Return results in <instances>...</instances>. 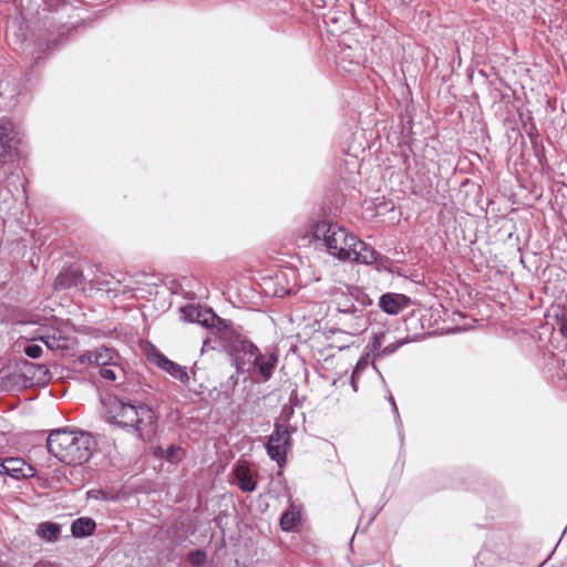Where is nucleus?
<instances>
[{
	"label": "nucleus",
	"instance_id": "obj_1",
	"mask_svg": "<svg viewBox=\"0 0 567 567\" xmlns=\"http://www.w3.org/2000/svg\"><path fill=\"white\" fill-rule=\"evenodd\" d=\"M313 236L322 241L327 252L341 260L372 265L377 261V251L367 243L348 231L338 223L317 224Z\"/></svg>",
	"mask_w": 567,
	"mask_h": 567
},
{
	"label": "nucleus",
	"instance_id": "obj_2",
	"mask_svg": "<svg viewBox=\"0 0 567 567\" xmlns=\"http://www.w3.org/2000/svg\"><path fill=\"white\" fill-rule=\"evenodd\" d=\"M47 447L60 462L78 466L86 463L96 449V441L89 432L58 429L50 433Z\"/></svg>",
	"mask_w": 567,
	"mask_h": 567
},
{
	"label": "nucleus",
	"instance_id": "obj_3",
	"mask_svg": "<svg viewBox=\"0 0 567 567\" xmlns=\"http://www.w3.org/2000/svg\"><path fill=\"white\" fill-rule=\"evenodd\" d=\"M110 423L134 433L142 441L150 440L156 430L157 416L145 403L113 400L106 412Z\"/></svg>",
	"mask_w": 567,
	"mask_h": 567
},
{
	"label": "nucleus",
	"instance_id": "obj_4",
	"mask_svg": "<svg viewBox=\"0 0 567 567\" xmlns=\"http://www.w3.org/2000/svg\"><path fill=\"white\" fill-rule=\"evenodd\" d=\"M235 361L238 371L252 372L259 375L264 382H267L274 374L278 355L271 350L262 352L251 341L244 340L239 342L236 349Z\"/></svg>",
	"mask_w": 567,
	"mask_h": 567
},
{
	"label": "nucleus",
	"instance_id": "obj_5",
	"mask_svg": "<svg viewBox=\"0 0 567 567\" xmlns=\"http://www.w3.org/2000/svg\"><path fill=\"white\" fill-rule=\"evenodd\" d=\"M120 354L115 350L100 347L79 355L76 363L80 365L94 364L99 367L101 378L107 381H116L125 378V371L120 363Z\"/></svg>",
	"mask_w": 567,
	"mask_h": 567
},
{
	"label": "nucleus",
	"instance_id": "obj_6",
	"mask_svg": "<svg viewBox=\"0 0 567 567\" xmlns=\"http://www.w3.org/2000/svg\"><path fill=\"white\" fill-rule=\"evenodd\" d=\"M42 341L50 350L68 351L72 348L74 339L66 322L54 321L50 327L38 330L33 338Z\"/></svg>",
	"mask_w": 567,
	"mask_h": 567
},
{
	"label": "nucleus",
	"instance_id": "obj_7",
	"mask_svg": "<svg viewBox=\"0 0 567 567\" xmlns=\"http://www.w3.org/2000/svg\"><path fill=\"white\" fill-rule=\"evenodd\" d=\"M289 446L290 433L287 426L280 423H275L274 431L269 435L266 444L268 456L279 466H282L287 461V451Z\"/></svg>",
	"mask_w": 567,
	"mask_h": 567
},
{
	"label": "nucleus",
	"instance_id": "obj_8",
	"mask_svg": "<svg viewBox=\"0 0 567 567\" xmlns=\"http://www.w3.org/2000/svg\"><path fill=\"white\" fill-rule=\"evenodd\" d=\"M334 318L337 323L342 327L343 331L351 336L363 332L368 327L364 305H358V309H352L350 312L334 315Z\"/></svg>",
	"mask_w": 567,
	"mask_h": 567
},
{
	"label": "nucleus",
	"instance_id": "obj_9",
	"mask_svg": "<svg viewBox=\"0 0 567 567\" xmlns=\"http://www.w3.org/2000/svg\"><path fill=\"white\" fill-rule=\"evenodd\" d=\"M150 360L161 370L165 371L172 378L181 381L183 384L187 385L189 383L190 375L186 367L169 360L158 351L150 353Z\"/></svg>",
	"mask_w": 567,
	"mask_h": 567
},
{
	"label": "nucleus",
	"instance_id": "obj_10",
	"mask_svg": "<svg viewBox=\"0 0 567 567\" xmlns=\"http://www.w3.org/2000/svg\"><path fill=\"white\" fill-rule=\"evenodd\" d=\"M332 303L336 307V315H341L344 312H350L352 309H358V305H367L371 303V300L365 296H354L353 293H348L340 289L334 293V298L332 299Z\"/></svg>",
	"mask_w": 567,
	"mask_h": 567
},
{
	"label": "nucleus",
	"instance_id": "obj_11",
	"mask_svg": "<svg viewBox=\"0 0 567 567\" xmlns=\"http://www.w3.org/2000/svg\"><path fill=\"white\" fill-rule=\"evenodd\" d=\"M230 475L235 478L241 492L251 493L256 489L257 483L254 480V475L247 462H236L231 468Z\"/></svg>",
	"mask_w": 567,
	"mask_h": 567
},
{
	"label": "nucleus",
	"instance_id": "obj_12",
	"mask_svg": "<svg viewBox=\"0 0 567 567\" xmlns=\"http://www.w3.org/2000/svg\"><path fill=\"white\" fill-rule=\"evenodd\" d=\"M0 385L4 391H22L31 386V381L28 375L20 372L18 368L7 373L1 374Z\"/></svg>",
	"mask_w": 567,
	"mask_h": 567
},
{
	"label": "nucleus",
	"instance_id": "obj_13",
	"mask_svg": "<svg viewBox=\"0 0 567 567\" xmlns=\"http://www.w3.org/2000/svg\"><path fill=\"white\" fill-rule=\"evenodd\" d=\"M410 305V298L401 293L388 292L380 297L379 306L388 315L395 316Z\"/></svg>",
	"mask_w": 567,
	"mask_h": 567
},
{
	"label": "nucleus",
	"instance_id": "obj_14",
	"mask_svg": "<svg viewBox=\"0 0 567 567\" xmlns=\"http://www.w3.org/2000/svg\"><path fill=\"white\" fill-rule=\"evenodd\" d=\"M13 136L12 123L0 120V166L11 157Z\"/></svg>",
	"mask_w": 567,
	"mask_h": 567
},
{
	"label": "nucleus",
	"instance_id": "obj_15",
	"mask_svg": "<svg viewBox=\"0 0 567 567\" xmlns=\"http://www.w3.org/2000/svg\"><path fill=\"white\" fill-rule=\"evenodd\" d=\"M96 523L91 517H79L71 524V533L73 537L82 538L94 534Z\"/></svg>",
	"mask_w": 567,
	"mask_h": 567
},
{
	"label": "nucleus",
	"instance_id": "obj_16",
	"mask_svg": "<svg viewBox=\"0 0 567 567\" xmlns=\"http://www.w3.org/2000/svg\"><path fill=\"white\" fill-rule=\"evenodd\" d=\"M301 519V512L299 506L291 503L289 507L281 514L280 527L284 532L292 530Z\"/></svg>",
	"mask_w": 567,
	"mask_h": 567
},
{
	"label": "nucleus",
	"instance_id": "obj_17",
	"mask_svg": "<svg viewBox=\"0 0 567 567\" xmlns=\"http://www.w3.org/2000/svg\"><path fill=\"white\" fill-rule=\"evenodd\" d=\"M17 368L20 370V372H23L28 375L31 381V385H33L34 382L42 381V377L47 375L48 373V368L45 365L31 363L27 360L22 361Z\"/></svg>",
	"mask_w": 567,
	"mask_h": 567
},
{
	"label": "nucleus",
	"instance_id": "obj_18",
	"mask_svg": "<svg viewBox=\"0 0 567 567\" xmlns=\"http://www.w3.org/2000/svg\"><path fill=\"white\" fill-rule=\"evenodd\" d=\"M25 463L19 457H9L3 460V474L10 475L14 478L24 477Z\"/></svg>",
	"mask_w": 567,
	"mask_h": 567
},
{
	"label": "nucleus",
	"instance_id": "obj_19",
	"mask_svg": "<svg viewBox=\"0 0 567 567\" xmlns=\"http://www.w3.org/2000/svg\"><path fill=\"white\" fill-rule=\"evenodd\" d=\"M37 533L47 542H55L59 538L60 525L56 523L44 522L39 524Z\"/></svg>",
	"mask_w": 567,
	"mask_h": 567
},
{
	"label": "nucleus",
	"instance_id": "obj_20",
	"mask_svg": "<svg viewBox=\"0 0 567 567\" xmlns=\"http://www.w3.org/2000/svg\"><path fill=\"white\" fill-rule=\"evenodd\" d=\"M156 455L165 458L167 462H169L172 464H176L184 458L185 452L181 446L171 445L169 447H167L165 450L162 447H158Z\"/></svg>",
	"mask_w": 567,
	"mask_h": 567
},
{
	"label": "nucleus",
	"instance_id": "obj_21",
	"mask_svg": "<svg viewBox=\"0 0 567 567\" xmlns=\"http://www.w3.org/2000/svg\"><path fill=\"white\" fill-rule=\"evenodd\" d=\"M184 319H186L189 322H199L200 316L203 312L202 307L188 305L181 309Z\"/></svg>",
	"mask_w": 567,
	"mask_h": 567
},
{
	"label": "nucleus",
	"instance_id": "obj_22",
	"mask_svg": "<svg viewBox=\"0 0 567 567\" xmlns=\"http://www.w3.org/2000/svg\"><path fill=\"white\" fill-rule=\"evenodd\" d=\"M206 553L202 549L192 550L187 555L188 561L197 567L203 566L206 561Z\"/></svg>",
	"mask_w": 567,
	"mask_h": 567
},
{
	"label": "nucleus",
	"instance_id": "obj_23",
	"mask_svg": "<svg viewBox=\"0 0 567 567\" xmlns=\"http://www.w3.org/2000/svg\"><path fill=\"white\" fill-rule=\"evenodd\" d=\"M405 343H408V340H399L395 342H391L388 346L383 347L375 355L377 357L390 355V354L394 353L399 348H401Z\"/></svg>",
	"mask_w": 567,
	"mask_h": 567
},
{
	"label": "nucleus",
	"instance_id": "obj_24",
	"mask_svg": "<svg viewBox=\"0 0 567 567\" xmlns=\"http://www.w3.org/2000/svg\"><path fill=\"white\" fill-rule=\"evenodd\" d=\"M391 406H392V412L394 414V420H395V424H396V427H398V431H399V435H400V440L402 441L403 440V436H402V421H401V417H400V414H399V410H398V406H396V403L394 401V398L390 394L389 398H388Z\"/></svg>",
	"mask_w": 567,
	"mask_h": 567
},
{
	"label": "nucleus",
	"instance_id": "obj_25",
	"mask_svg": "<svg viewBox=\"0 0 567 567\" xmlns=\"http://www.w3.org/2000/svg\"><path fill=\"white\" fill-rule=\"evenodd\" d=\"M369 364H370L369 357L368 355L361 357L353 368V371H352L353 378H359L360 374L369 367Z\"/></svg>",
	"mask_w": 567,
	"mask_h": 567
},
{
	"label": "nucleus",
	"instance_id": "obj_26",
	"mask_svg": "<svg viewBox=\"0 0 567 567\" xmlns=\"http://www.w3.org/2000/svg\"><path fill=\"white\" fill-rule=\"evenodd\" d=\"M202 316L199 319V322L202 326L209 327L213 321L216 319V315L213 312L212 309H203L202 308Z\"/></svg>",
	"mask_w": 567,
	"mask_h": 567
},
{
	"label": "nucleus",
	"instance_id": "obj_27",
	"mask_svg": "<svg viewBox=\"0 0 567 567\" xmlns=\"http://www.w3.org/2000/svg\"><path fill=\"white\" fill-rule=\"evenodd\" d=\"M385 334L383 332L374 333L371 341V349L377 353L382 349Z\"/></svg>",
	"mask_w": 567,
	"mask_h": 567
},
{
	"label": "nucleus",
	"instance_id": "obj_28",
	"mask_svg": "<svg viewBox=\"0 0 567 567\" xmlns=\"http://www.w3.org/2000/svg\"><path fill=\"white\" fill-rule=\"evenodd\" d=\"M23 351L29 358L38 359L42 353V348L38 344H27Z\"/></svg>",
	"mask_w": 567,
	"mask_h": 567
},
{
	"label": "nucleus",
	"instance_id": "obj_29",
	"mask_svg": "<svg viewBox=\"0 0 567 567\" xmlns=\"http://www.w3.org/2000/svg\"><path fill=\"white\" fill-rule=\"evenodd\" d=\"M96 284L99 286V289H101V290L112 291V290L115 289L113 287V285L115 284L113 278H106L105 277L103 279H97Z\"/></svg>",
	"mask_w": 567,
	"mask_h": 567
},
{
	"label": "nucleus",
	"instance_id": "obj_30",
	"mask_svg": "<svg viewBox=\"0 0 567 567\" xmlns=\"http://www.w3.org/2000/svg\"><path fill=\"white\" fill-rule=\"evenodd\" d=\"M87 496L96 499H106V495L103 491H89Z\"/></svg>",
	"mask_w": 567,
	"mask_h": 567
},
{
	"label": "nucleus",
	"instance_id": "obj_31",
	"mask_svg": "<svg viewBox=\"0 0 567 567\" xmlns=\"http://www.w3.org/2000/svg\"><path fill=\"white\" fill-rule=\"evenodd\" d=\"M559 330L563 333V336L567 337V322L560 321L559 322Z\"/></svg>",
	"mask_w": 567,
	"mask_h": 567
},
{
	"label": "nucleus",
	"instance_id": "obj_32",
	"mask_svg": "<svg viewBox=\"0 0 567 567\" xmlns=\"http://www.w3.org/2000/svg\"><path fill=\"white\" fill-rule=\"evenodd\" d=\"M357 380H358V378H353V373H352V374H351V379H350V384H351V386H352V389H353V391H354V392H357V391H358V388H357Z\"/></svg>",
	"mask_w": 567,
	"mask_h": 567
},
{
	"label": "nucleus",
	"instance_id": "obj_33",
	"mask_svg": "<svg viewBox=\"0 0 567 567\" xmlns=\"http://www.w3.org/2000/svg\"><path fill=\"white\" fill-rule=\"evenodd\" d=\"M3 474V460H0V475Z\"/></svg>",
	"mask_w": 567,
	"mask_h": 567
},
{
	"label": "nucleus",
	"instance_id": "obj_34",
	"mask_svg": "<svg viewBox=\"0 0 567 567\" xmlns=\"http://www.w3.org/2000/svg\"><path fill=\"white\" fill-rule=\"evenodd\" d=\"M564 365H565V371H564V373H565V375H566V378H567V363H566V361H565V360H564Z\"/></svg>",
	"mask_w": 567,
	"mask_h": 567
},
{
	"label": "nucleus",
	"instance_id": "obj_35",
	"mask_svg": "<svg viewBox=\"0 0 567 567\" xmlns=\"http://www.w3.org/2000/svg\"><path fill=\"white\" fill-rule=\"evenodd\" d=\"M34 567H38V566H34Z\"/></svg>",
	"mask_w": 567,
	"mask_h": 567
}]
</instances>
